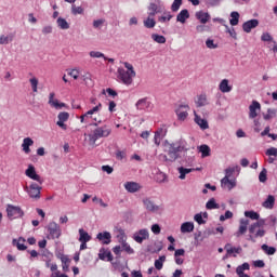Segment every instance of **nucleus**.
Here are the masks:
<instances>
[{
    "label": "nucleus",
    "mask_w": 277,
    "mask_h": 277,
    "mask_svg": "<svg viewBox=\"0 0 277 277\" xmlns=\"http://www.w3.org/2000/svg\"><path fill=\"white\" fill-rule=\"evenodd\" d=\"M187 141L184 138H180L173 143L167 144V155H161L162 161H166V163H174L176 159L181 158V154L179 153H187ZM169 157V158H168Z\"/></svg>",
    "instance_id": "1"
},
{
    "label": "nucleus",
    "mask_w": 277,
    "mask_h": 277,
    "mask_svg": "<svg viewBox=\"0 0 277 277\" xmlns=\"http://www.w3.org/2000/svg\"><path fill=\"white\" fill-rule=\"evenodd\" d=\"M123 66L127 70H124V68H118L117 70L119 79L124 85H131L137 74L135 72L132 64L124 62Z\"/></svg>",
    "instance_id": "2"
},
{
    "label": "nucleus",
    "mask_w": 277,
    "mask_h": 277,
    "mask_svg": "<svg viewBox=\"0 0 277 277\" xmlns=\"http://www.w3.org/2000/svg\"><path fill=\"white\" fill-rule=\"evenodd\" d=\"M109 135H111V129L107 126L96 128L93 130L92 134H89V144L94 146L97 140H101V137H109Z\"/></svg>",
    "instance_id": "3"
},
{
    "label": "nucleus",
    "mask_w": 277,
    "mask_h": 277,
    "mask_svg": "<svg viewBox=\"0 0 277 277\" xmlns=\"http://www.w3.org/2000/svg\"><path fill=\"white\" fill-rule=\"evenodd\" d=\"M6 215L9 220H18V217H23V215H25V212L18 206L8 205Z\"/></svg>",
    "instance_id": "4"
},
{
    "label": "nucleus",
    "mask_w": 277,
    "mask_h": 277,
    "mask_svg": "<svg viewBox=\"0 0 277 277\" xmlns=\"http://www.w3.org/2000/svg\"><path fill=\"white\" fill-rule=\"evenodd\" d=\"M42 184L40 183H31L29 186L25 187V192H27L30 198H35V200H40V192H42Z\"/></svg>",
    "instance_id": "5"
},
{
    "label": "nucleus",
    "mask_w": 277,
    "mask_h": 277,
    "mask_svg": "<svg viewBox=\"0 0 277 277\" xmlns=\"http://www.w3.org/2000/svg\"><path fill=\"white\" fill-rule=\"evenodd\" d=\"M25 174L26 176H28V179H31L32 181L39 183V185H42V183H44V180H42V177L38 173H36V167H34V164L28 166Z\"/></svg>",
    "instance_id": "6"
},
{
    "label": "nucleus",
    "mask_w": 277,
    "mask_h": 277,
    "mask_svg": "<svg viewBox=\"0 0 277 277\" xmlns=\"http://www.w3.org/2000/svg\"><path fill=\"white\" fill-rule=\"evenodd\" d=\"M143 205L150 213H159V211H161V206H157L155 201L148 197L143 198Z\"/></svg>",
    "instance_id": "7"
},
{
    "label": "nucleus",
    "mask_w": 277,
    "mask_h": 277,
    "mask_svg": "<svg viewBox=\"0 0 277 277\" xmlns=\"http://www.w3.org/2000/svg\"><path fill=\"white\" fill-rule=\"evenodd\" d=\"M149 237L150 234L148 233V229L143 228L138 232H135L132 238L134 239V241H136V243H144V241H146V239H149Z\"/></svg>",
    "instance_id": "8"
},
{
    "label": "nucleus",
    "mask_w": 277,
    "mask_h": 277,
    "mask_svg": "<svg viewBox=\"0 0 277 277\" xmlns=\"http://www.w3.org/2000/svg\"><path fill=\"white\" fill-rule=\"evenodd\" d=\"M135 107L137 111H146L153 107V102L148 100V97H143L137 100L135 103Z\"/></svg>",
    "instance_id": "9"
},
{
    "label": "nucleus",
    "mask_w": 277,
    "mask_h": 277,
    "mask_svg": "<svg viewBox=\"0 0 277 277\" xmlns=\"http://www.w3.org/2000/svg\"><path fill=\"white\" fill-rule=\"evenodd\" d=\"M259 114H261V103L252 101L249 106V118L254 120Z\"/></svg>",
    "instance_id": "10"
},
{
    "label": "nucleus",
    "mask_w": 277,
    "mask_h": 277,
    "mask_svg": "<svg viewBox=\"0 0 277 277\" xmlns=\"http://www.w3.org/2000/svg\"><path fill=\"white\" fill-rule=\"evenodd\" d=\"M48 230H49L52 239H60V237H62V228L55 222H51L49 224Z\"/></svg>",
    "instance_id": "11"
},
{
    "label": "nucleus",
    "mask_w": 277,
    "mask_h": 277,
    "mask_svg": "<svg viewBox=\"0 0 277 277\" xmlns=\"http://www.w3.org/2000/svg\"><path fill=\"white\" fill-rule=\"evenodd\" d=\"M189 106L188 105H180L175 109V114L177 116V120L185 121L187 120V116H189Z\"/></svg>",
    "instance_id": "12"
},
{
    "label": "nucleus",
    "mask_w": 277,
    "mask_h": 277,
    "mask_svg": "<svg viewBox=\"0 0 277 277\" xmlns=\"http://www.w3.org/2000/svg\"><path fill=\"white\" fill-rule=\"evenodd\" d=\"M57 118H58V121L56 122L57 127L63 129V131H66V129H68V126H66V123L64 122H68V118H70V114H68L67 111H63L58 114Z\"/></svg>",
    "instance_id": "13"
},
{
    "label": "nucleus",
    "mask_w": 277,
    "mask_h": 277,
    "mask_svg": "<svg viewBox=\"0 0 277 277\" xmlns=\"http://www.w3.org/2000/svg\"><path fill=\"white\" fill-rule=\"evenodd\" d=\"M259 27V19H250L242 24V29L246 34H250L252 29H256Z\"/></svg>",
    "instance_id": "14"
},
{
    "label": "nucleus",
    "mask_w": 277,
    "mask_h": 277,
    "mask_svg": "<svg viewBox=\"0 0 277 277\" xmlns=\"http://www.w3.org/2000/svg\"><path fill=\"white\" fill-rule=\"evenodd\" d=\"M236 186L237 182L235 180H230V177L228 176H224L221 180V187H223L224 189H228L230 192V189H233Z\"/></svg>",
    "instance_id": "15"
},
{
    "label": "nucleus",
    "mask_w": 277,
    "mask_h": 277,
    "mask_svg": "<svg viewBox=\"0 0 277 277\" xmlns=\"http://www.w3.org/2000/svg\"><path fill=\"white\" fill-rule=\"evenodd\" d=\"M124 189H127L129 194H135L142 189V186L137 182H126Z\"/></svg>",
    "instance_id": "16"
},
{
    "label": "nucleus",
    "mask_w": 277,
    "mask_h": 277,
    "mask_svg": "<svg viewBox=\"0 0 277 277\" xmlns=\"http://www.w3.org/2000/svg\"><path fill=\"white\" fill-rule=\"evenodd\" d=\"M249 224L250 221L248 219H241L238 232L235 234L236 237H241V235H246V233L248 232Z\"/></svg>",
    "instance_id": "17"
},
{
    "label": "nucleus",
    "mask_w": 277,
    "mask_h": 277,
    "mask_svg": "<svg viewBox=\"0 0 277 277\" xmlns=\"http://www.w3.org/2000/svg\"><path fill=\"white\" fill-rule=\"evenodd\" d=\"M96 239L102 241L104 246H109V243H111V234L109 232L98 233Z\"/></svg>",
    "instance_id": "18"
},
{
    "label": "nucleus",
    "mask_w": 277,
    "mask_h": 277,
    "mask_svg": "<svg viewBox=\"0 0 277 277\" xmlns=\"http://www.w3.org/2000/svg\"><path fill=\"white\" fill-rule=\"evenodd\" d=\"M195 17L202 25H207V22L211 21V15L209 13L205 12V11L196 12Z\"/></svg>",
    "instance_id": "19"
},
{
    "label": "nucleus",
    "mask_w": 277,
    "mask_h": 277,
    "mask_svg": "<svg viewBox=\"0 0 277 277\" xmlns=\"http://www.w3.org/2000/svg\"><path fill=\"white\" fill-rule=\"evenodd\" d=\"M194 116L196 124H198V127H200L202 131L209 129V122L207 121V119H202L200 116H198L196 111H194Z\"/></svg>",
    "instance_id": "20"
},
{
    "label": "nucleus",
    "mask_w": 277,
    "mask_h": 277,
    "mask_svg": "<svg viewBox=\"0 0 277 277\" xmlns=\"http://www.w3.org/2000/svg\"><path fill=\"white\" fill-rule=\"evenodd\" d=\"M34 144V140L31 137H25L23 140V143H22V148H23V151L26 154V155H29V153H31V148L30 146Z\"/></svg>",
    "instance_id": "21"
},
{
    "label": "nucleus",
    "mask_w": 277,
    "mask_h": 277,
    "mask_svg": "<svg viewBox=\"0 0 277 277\" xmlns=\"http://www.w3.org/2000/svg\"><path fill=\"white\" fill-rule=\"evenodd\" d=\"M187 18H189V11L187 9H184L177 14L176 22L185 25V23H187Z\"/></svg>",
    "instance_id": "22"
},
{
    "label": "nucleus",
    "mask_w": 277,
    "mask_h": 277,
    "mask_svg": "<svg viewBox=\"0 0 277 277\" xmlns=\"http://www.w3.org/2000/svg\"><path fill=\"white\" fill-rule=\"evenodd\" d=\"M25 238L19 237L18 239H13L12 245L17 248L19 251L27 250V246H25Z\"/></svg>",
    "instance_id": "23"
},
{
    "label": "nucleus",
    "mask_w": 277,
    "mask_h": 277,
    "mask_svg": "<svg viewBox=\"0 0 277 277\" xmlns=\"http://www.w3.org/2000/svg\"><path fill=\"white\" fill-rule=\"evenodd\" d=\"M219 90L223 92V94H226L233 90V87L228 84V79H223L219 84Z\"/></svg>",
    "instance_id": "24"
},
{
    "label": "nucleus",
    "mask_w": 277,
    "mask_h": 277,
    "mask_svg": "<svg viewBox=\"0 0 277 277\" xmlns=\"http://www.w3.org/2000/svg\"><path fill=\"white\" fill-rule=\"evenodd\" d=\"M195 170L199 171L200 168H197V169H187V168H184V167H180V168L177 169V171L180 172L179 179H181V181H185V176H187V174H189L190 172H195Z\"/></svg>",
    "instance_id": "25"
},
{
    "label": "nucleus",
    "mask_w": 277,
    "mask_h": 277,
    "mask_svg": "<svg viewBox=\"0 0 277 277\" xmlns=\"http://www.w3.org/2000/svg\"><path fill=\"white\" fill-rule=\"evenodd\" d=\"M275 202L276 198L274 197V195H268L266 200L262 203V207H264V209H274Z\"/></svg>",
    "instance_id": "26"
},
{
    "label": "nucleus",
    "mask_w": 277,
    "mask_h": 277,
    "mask_svg": "<svg viewBox=\"0 0 277 277\" xmlns=\"http://www.w3.org/2000/svg\"><path fill=\"white\" fill-rule=\"evenodd\" d=\"M148 16L153 18V16H156L157 14H159V5H157V3L151 2L149 3L148 8Z\"/></svg>",
    "instance_id": "27"
},
{
    "label": "nucleus",
    "mask_w": 277,
    "mask_h": 277,
    "mask_svg": "<svg viewBox=\"0 0 277 277\" xmlns=\"http://www.w3.org/2000/svg\"><path fill=\"white\" fill-rule=\"evenodd\" d=\"M259 237H265V229L259 228L256 230V228H255V233H253L249 236V240L252 241L253 243H256V238H259Z\"/></svg>",
    "instance_id": "28"
},
{
    "label": "nucleus",
    "mask_w": 277,
    "mask_h": 277,
    "mask_svg": "<svg viewBox=\"0 0 277 277\" xmlns=\"http://www.w3.org/2000/svg\"><path fill=\"white\" fill-rule=\"evenodd\" d=\"M277 116V109L276 108H268L265 114H263V118L266 121L274 120Z\"/></svg>",
    "instance_id": "29"
},
{
    "label": "nucleus",
    "mask_w": 277,
    "mask_h": 277,
    "mask_svg": "<svg viewBox=\"0 0 277 277\" xmlns=\"http://www.w3.org/2000/svg\"><path fill=\"white\" fill-rule=\"evenodd\" d=\"M56 24L60 29H63V30L70 29V24L64 17H58L56 19Z\"/></svg>",
    "instance_id": "30"
},
{
    "label": "nucleus",
    "mask_w": 277,
    "mask_h": 277,
    "mask_svg": "<svg viewBox=\"0 0 277 277\" xmlns=\"http://www.w3.org/2000/svg\"><path fill=\"white\" fill-rule=\"evenodd\" d=\"M10 42H14V34L0 36V44H10Z\"/></svg>",
    "instance_id": "31"
},
{
    "label": "nucleus",
    "mask_w": 277,
    "mask_h": 277,
    "mask_svg": "<svg viewBox=\"0 0 277 277\" xmlns=\"http://www.w3.org/2000/svg\"><path fill=\"white\" fill-rule=\"evenodd\" d=\"M225 250L227 252V256H230V254H241V247L233 248L229 243L225 246Z\"/></svg>",
    "instance_id": "32"
},
{
    "label": "nucleus",
    "mask_w": 277,
    "mask_h": 277,
    "mask_svg": "<svg viewBox=\"0 0 277 277\" xmlns=\"http://www.w3.org/2000/svg\"><path fill=\"white\" fill-rule=\"evenodd\" d=\"M265 225V221L264 220H260L255 223H253L250 227H249V233L250 235H254V233H256V228H261V226Z\"/></svg>",
    "instance_id": "33"
},
{
    "label": "nucleus",
    "mask_w": 277,
    "mask_h": 277,
    "mask_svg": "<svg viewBox=\"0 0 277 277\" xmlns=\"http://www.w3.org/2000/svg\"><path fill=\"white\" fill-rule=\"evenodd\" d=\"M181 233H194V223L185 222L181 225Z\"/></svg>",
    "instance_id": "34"
},
{
    "label": "nucleus",
    "mask_w": 277,
    "mask_h": 277,
    "mask_svg": "<svg viewBox=\"0 0 277 277\" xmlns=\"http://www.w3.org/2000/svg\"><path fill=\"white\" fill-rule=\"evenodd\" d=\"M197 107H205L207 105H209V102L207 101V95L201 94L197 97V100L195 101Z\"/></svg>",
    "instance_id": "35"
},
{
    "label": "nucleus",
    "mask_w": 277,
    "mask_h": 277,
    "mask_svg": "<svg viewBox=\"0 0 277 277\" xmlns=\"http://www.w3.org/2000/svg\"><path fill=\"white\" fill-rule=\"evenodd\" d=\"M198 148H199V153H201L202 159H205V157L211 156V147H209V145H201Z\"/></svg>",
    "instance_id": "36"
},
{
    "label": "nucleus",
    "mask_w": 277,
    "mask_h": 277,
    "mask_svg": "<svg viewBox=\"0 0 277 277\" xmlns=\"http://www.w3.org/2000/svg\"><path fill=\"white\" fill-rule=\"evenodd\" d=\"M229 24L232 25V27L239 25V12L233 11L230 13Z\"/></svg>",
    "instance_id": "37"
},
{
    "label": "nucleus",
    "mask_w": 277,
    "mask_h": 277,
    "mask_svg": "<svg viewBox=\"0 0 277 277\" xmlns=\"http://www.w3.org/2000/svg\"><path fill=\"white\" fill-rule=\"evenodd\" d=\"M116 233H117V239L119 243L127 241V234L124 233V229L117 227Z\"/></svg>",
    "instance_id": "38"
},
{
    "label": "nucleus",
    "mask_w": 277,
    "mask_h": 277,
    "mask_svg": "<svg viewBox=\"0 0 277 277\" xmlns=\"http://www.w3.org/2000/svg\"><path fill=\"white\" fill-rule=\"evenodd\" d=\"M79 241L88 242L92 239V236H90V234H88V232H85L83 228L79 229Z\"/></svg>",
    "instance_id": "39"
},
{
    "label": "nucleus",
    "mask_w": 277,
    "mask_h": 277,
    "mask_svg": "<svg viewBox=\"0 0 277 277\" xmlns=\"http://www.w3.org/2000/svg\"><path fill=\"white\" fill-rule=\"evenodd\" d=\"M144 27H146L147 29H153L155 27V25H157V22H155V18L148 16L144 22Z\"/></svg>",
    "instance_id": "40"
},
{
    "label": "nucleus",
    "mask_w": 277,
    "mask_h": 277,
    "mask_svg": "<svg viewBox=\"0 0 277 277\" xmlns=\"http://www.w3.org/2000/svg\"><path fill=\"white\" fill-rule=\"evenodd\" d=\"M121 249L127 252V254H134L135 250H133V248H131V245L126 240L123 242H121Z\"/></svg>",
    "instance_id": "41"
},
{
    "label": "nucleus",
    "mask_w": 277,
    "mask_h": 277,
    "mask_svg": "<svg viewBox=\"0 0 277 277\" xmlns=\"http://www.w3.org/2000/svg\"><path fill=\"white\" fill-rule=\"evenodd\" d=\"M206 209L212 210V209H220V205L215 202V198H211L206 203Z\"/></svg>",
    "instance_id": "42"
},
{
    "label": "nucleus",
    "mask_w": 277,
    "mask_h": 277,
    "mask_svg": "<svg viewBox=\"0 0 277 277\" xmlns=\"http://www.w3.org/2000/svg\"><path fill=\"white\" fill-rule=\"evenodd\" d=\"M163 263H166V255H161L158 260L155 261L154 265L156 269H163Z\"/></svg>",
    "instance_id": "43"
},
{
    "label": "nucleus",
    "mask_w": 277,
    "mask_h": 277,
    "mask_svg": "<svg viewBox=\"0 0 277 277\" xmlns=\"http://www.w3.org/2000/svg\"><path fill=\"white\" fill-rule=\"evenodd\" d=\"M262 250L265 252V254H268V256L276 254V248L269 247L267 245H262Z\"/></svg>",
    "instance_id": "44"
},
{
    "label": "nucleus",
    "mask_w": 277,
    "mask_h": 277,
    "mask_svg": "<svg viewBox=\"0 0 277 277\" xmlns=\"http://www.w3.org/2000/svg\"><path fill=\"white\" fill-rule=\"evenodd\" d=\"M151 39L158 44H166V38L162 35L153 34Z\"/></svg>",
    "instance_id": "45"
},
{
    "label": "nucleus",
    "mask_w": 277,
    "mask_h": 277,
    "mask_svg": "<svg viewBox=\"0 0 277 277\" xmlns=\"http://www.w3.org/2000/svg\"><path fill=\"white\" fill-rule=\"evenodd\" d=\"M260 183H267V169L263 168L259 174Z\"/></svg>",
    "instance_id": "46"
},
{
    "label": "nucleus",
    "mask_w": 277,
    "mask_h": 277,
    "mask_svg": "<svg viewBox=\"0 0 277 277\" xmlns=\"http://www.w3.org/2000/svg\"><path fill=\"white\" fill-rule=\"evenodd\" d=\"M181 5H183V0H174L171 5L172 12H179V10H181Z\"/></svg>",
    "instance_id": "47"
},
{
    "label": "nucleus",
    "mask_w": 277,
    "mask_h": 277,
    "mask_svg": "<svg viewBox=\"0 0 277 277\" xmlns=\"http://www.w3.org/2000/svg\"><path fill=\"white\" fill-rule=\"evenodd\" d=\"M89 55H90V57H93V58H101V57H103V60H107L105 54H103V52H100V51H91L89 53Z\"/></svg>",
    "instance_id": "48"
},
{
    "label": "nucleus",
    "mask_w": 277,
    "mask_h": 277,
    "mask_svg": "<svg viewBox=\"0 0 277 277\" xmlns=\"http://www.w3.org/2000/svg\"><path fill=\"white\" fill-rule=\"evenodd\" d=\"M71 14L77 16V14H83V6H77V4L71 5Z\"/></svg>",
    "instance_id": "49"
},
{
    "label": "nucleus",
    "mask_w": 277,
    "mask_h": 277,
    "mask_svg": "<svg viewBox=\"0 0 277 277\" xmlns=\"http://www.w3.org/2000/svg\"><path fill=\"white\" fill-rule=\"evenodd\" d=\"M245 216L250 217V220H259V217H261V215L254 211H246Z\"/></svg>",
    "instance_id": "50"
},
{
    "label": "nucleus",
    "mask_w": 277,
    "mask_h": 277,
    "mask_svg": "<svg viewBox=\"0 0 277 277\" xmlns=\"http://www.w3.org/2000/svg\"><path fill=\"white\" fill-rule=\"evenodd\" d=\"M29 83L31 85L32 92H38V83H39L38 78H36V77L30 78Z\"/></svg>",
    "instance_id": "51"
},
{
    "label": "nucleus",
    "mask_w": 277,
    "mask_h": 277,
    "mask_svg": "<svg viewBox=\"0 0 277 277\" xmlns=\"http://www.w3.org/2000/svg\"><path fill=\"white\" fill-rule=\"evenodd\" d=\"M250 269V264L243 263L236 268V274H243V272Z\"/></svg>",
    "instance_id": "52"
},
{
    "label": "nucleus",
    "mask_w": 277,
    "mask_h": 277,
    "mask_svg": "<svg viewBox=\"0 0 277 277\" xmlns=\"http://www.w3.org/2000/svg\"><path fill=\"white\" fill-rule=\"evenodd\" d=\"M226 29V34H229L230 38H234V40H237V31H235V28L228 27V25H224Z\"/></svg>",
    "instance_id": "53"
},
{
    "label": "nucleus",
    "mask_w": 277,
    "mask_h": 277,
    "mask_svg": "<svg viewBox=\"0 0 277 277\" xmlns=\"http://www.w3.org/2000/svg\"><path fill=\"white\" fill-rule=\"evenodd\" d=\"M155 133L156 135H160V137H166V135H168V128L166 126H162Z\"/></svg>",
    "instance_id": "54"
},
{
    "label": "nucleus",
    "mask_w": 277,
    "mask_h": 277,
    "mask_svg": "<svg viewBox=\"0 0 277 277\" xmlns=\"http://www.w3.org/2000/svg\"><path fill=\"white\" fill-rule=\"evenodd\" d=\"M98 256L102 261H105V259H107V261H114V255L109 251L107 253H100Z\"/></svg>",
    "instance_id": "55"
},
{
    "label": "nucleus",
    "mask_w": 277,
    "mask_h": 277,
    "mask_svg": "<svg viewBox=\"0 0 277 277\" xmlns=\"http://www.w3.org/2000/svg\"><path fill=\"white\" fill-rule=\"evenodd\" d=\"M156 179L158 183H166L168 176L166 175V173L159 172L157 173Z\"/></svg>",
    "instance_id": "56"
},
{
    "label": "nucleus",
    "mask_w": 277,
    "mask_h": 277,
    "mask_svg": "<svg viewBox=\"0 0 277 277\" xmlns=\"http://www.w3.org/2000/svg\"><path fill=\"white\" fill-rule=\"evenodd\" d=\"M235 170H239V166H236L234 168H227L225 170V176H227V179H230V176H233V173L235 172Z\"/></svg>",
    "instance_id": "57"
},
{
    "label": "nucleus",
    "mask_w": 277,
    "mask_h": 277,
    "mask_svg": "<svg viewBox=\"0 0 277 277\" xmlns=\"http://www.w3.org/2000/svg\"><path fill=\"white\" fill-rule=\"evenodd\" d=\"M265 155L267 157H277V148L276 147H271L265 151Z\"/></svg>",
    "instance_id": "58"
},
{
    "label": "nucleus",
    "mask_w": 277,
    "mask_h": 277,
    "mask_svg": "<svg viewBox=\"0 0 277 277\" xmlns=\"http://www.w3.org/2000/svg\"><path fill=\"white\" fill-rule=\"evenodd\" d=\"M261 40H262V42H272V40H274V38L272 37V35H269V32H264L261 36Z\"/></svg>",
    "instance_id": "59"
},
{
    "label": "nucleus",
    "mask_w": 277,
    "mask_h": 277,
    "mask_svg": "<svg viewBox=\"0 0 277 277\" xmlns=\"http://www.w3.org/2000/svg\"><path fill=\"white\" fill-rule=\"evenodd\" d=\"M194 220H195V222H197V224H200V225L201 224H207V221H205L202 219V214L201 213L195 214Z\"/></svg>",
    "instance_id": "60"
},
{
    "label": "nucleus",
    "mask_w": 277,
    "mask_h": 277,
    "mask_svg": "<svg viewBox=\"0 0 277 277\" xmlns=\"http://www.w3.org/2000/svg\"><path fill=\"white\" fill-rule=\"evenodd\" d=\"M233 217V213L230 210H227L224 215L220 216V222H225V220H230Z\"/></svg>",
    "instance_id": "61"
},
{
    "label": "nucleus",
    "mask_w": 277,
    "mask_h": 277,
    "mask_svg": "<svg viewBox=\"0 0 277 277\" xmlns=\"http://www.w3.org/2000/svg\"><path fill=\"white\" fill-rule=\"evenodd\" d=\"M126 157H127V151L124 150L116 151V159H118L119 161H122V159H126Z\"/></svg>",
    "instance_id": "62"
},
{
    "label": "nucleus",
    "mask_w": 277,
    "mask_h": 277,
    "mask_svg": "<svg viewBox=\"0 0 277 277\" xmlns=\"http://www.w3.org/2000/svg\"><path fill=\"white\" fill-rule=\"evenodd\" d=\"M206 47H207L208 49H217V43H215V42L213 41V39H208V40L206 41Z\"/></svg>",
    "instance_id": "63"
},
{
    "label": "nucleus",
    "mask_w": 277,
    "mask_h": 277,
    "mask_svg": "<svg viewBox=\"0 0 277 277\" xmlns=\"http://www.w3.org/2000/svg\"><path fill=\"white\" fill-rule=\"evenodd\" d=\"M51 107H54V109H62L63 107H66V104L60 103V101L55 100Z\"/></svg>",
    "instance_id": "64"
}]
</instances>
